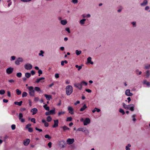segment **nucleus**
<instances>
[{"instance_id":"nucleus-24","label":"nucleus","mask_w":150,"mask_h":150,"mask_svg":"<svg viewBox=\"0 0 150 150\" xmlns=\"http://www.w3.org/2000/svg\"><path fill=\"white\" fill-rule=\"evenodd\" d=\"M86 21V19H83L79 21V23L81 25H83L85 23V22Z\"/></svg>"},{"instance_id":"nucleus-49","label":"nucleus","mask_w":150,"mask_h":150,"mask_svg":"<svg viewBox=\"0 0 150 150\" xmlns=\"http://www.w3.org/2000/svg\"><path fill=\"white\" fill-rule=\"evenodd\" d=\"M9 83H13L15 82V80L13 79H9L8 80Z\"/></svg>"},{"instance_id":"nucleus-29","label":"nucleus","mask_w":150,"mask_h":150,"mask_svg":"<svg viewBox=\"0 0 150 150\" xmlns=\"http://www.w3.org/2000/svg\"><path fill=\"white\" fill-rule=\"evenodd\" d=\"M64 131L67 130H69L70 129L66 126H64L62 127Z\"/></svg>"},{"instance_id":"nucleus-33","label":"nucleus","mask_w":150,"mask_h":150,"mask_svg":"<svg viewBox=\"0 0 150 150\" xmlns=\"http://www.w3.org/2000/svg\"><path fill=\"white\" fill-rule=\"evenodd\" d=\"M25 77L28 78H30L31 76V74L29 73H26L25 74Z\"/></svg>"},{"instance_id":"nucleus-3","label":"nucleus","mask_w":150,"mask_h":150,"mask_svg":"<svg viewBox=\"0 0 150 150\" xmlns=\"http://www.w3.org/2000/svg\"><path fill=\"white\" fill-rule=\"evenodd\" d=\"M25 68L27 70H30L32 68L33 66L30 64L27 63L24 66Z\"/></svg>"},{"instance_id":"nucleus-44","label":"nucleus","mask_w":150,"mask_h":150,"mask_svg":"<svg viewBox=\"0 0 150 150\" xmlns=\"http://www.w3.org/2000/svg\"><path fill=\"white\" fill-rule=\"evenodd\" d=\"M16 58V57L14 56H12L10 57V60L11 61H12L14 60Z\"/></svg>"},{"instance_id":"nucleus-39","label":"nucleus","mask_w":150,"mask_h":150,"mask_svg":"<svg viewBox=\"0 0 150 150\" xmlns=\"http://www.w3.org/2000/svg\"><path fill=\"white\" fill-rule=\"evenodd\" d=\"M16 92L17 94L18 95H20L21 94V91L19 90L18 89H16Z\"/></svg>"},{"instance_id":"nucleus-16","label":"nucleus","mask_w":150,"mask_h":150,"mask_svg":"<svg viewBox=\"0 0 150 150\" xmlns=\"http://www.w3.org/2000/svg\"><path fill=\"white\" fill-rule=\"evenodd\" d=\"M44 96L47 100H50L52 99V96L50 95H48L46 94H44Z\"/></svg>"},{"instance_id":"nucleus-25","label":"nucleus","mask_w":150,"mask_h":150,"mask_svg":"<svg viewBox=\"0 0 150 150\" xmlns=\"http://www.w3.org/2000/svg\"><path fill=\"white\" fill-rule=\"evenodd\" d=\"M146 76V78H148L150 76V71L149 70H147L145 72Z\"/></svg>"},{"instance_id":"nucleus-9","label":"nucleus","mask_w":150,"mask_h":150,"mask_svg":"<svg viewBox=\"0 0 150 150\" xmlns=\"http://www.w3.org/2000/svg\"><path fill=\"white\" fill-rule=\"evenodd\" d=\"M91 122L90 119L88 118H86L83 121V125H86L89 124Z\"/></svg>"},{"instance_id":"nucleus-10","label":"nucleus","mask_w":150,"mask_h":150,"mask_svg":"<svg viewBox=\"0 0 150 150\" xmlns=\"http://www.w3.org/2000/svg\"><path fill=\"white\" fill-rule=\"evenodd\" d=\"M74 142V139L73 138H69L67 140V142L68 144L70 145L72 144Z\"/></svg>"},{"instance_id":"nucleus-53","label":"nucleus","mask_w":150,"mask_h":150,"mask_svg":"<svg viewBox=\"0 0 150 150\" xmlns=\"http://www.w3.org/2000/svg\"><path fill=\"white\" fill-rule=\"evenodd\" d=\"M135 116L136 115L135 114L133 115L132 116V120L134 122H135L136 120V119L135 118Z\"/></svg>"},{"instance_id":"nucleus-17","label":"nucleus","mask_w":150,"mask_h":150,"mask_svg":"<svg viewBox=\"0 0 150 150\" xmlns=\"http://www.w3.org/2000/svg\"><path fill=\"white\" fill-rule=\"evenodd\" d=\"M91 59L92 58L91 57H89L87 59V62L88 63L93 64V62L91 61Z\"/></svg>"},{"instance_id":"nucleus-34","label":"nucleus","mask_w":150,"mask_h":150,"mask_svg":"<svg viewBox=\"0 0 150 150\" xmlns=\"http://www.w3.org/2000/svg\"><path fill=\"white\" fill-rule=\"evenodd\" d=\"M131 146V145L130 144H128L126 146L125 149L126 150H130V147Z\"/></svg>"},{"instance_id":"nucleus-37","label":"nucleus","mask_w":150,"mask_h":150,"mask_svg":"<svg viewBox=\"0 0 150 150\" xmlns=\"http://www.w3.org/2000/svg\"><path fill=\"white\" fill-rule=\"evenodd\" d=\"M65 113V112L64 111H59L58 113V116H59L62 115H63Z\"/></svg>"},{"instance_id":"nucleus-54","label":"nucleus","mask_w":150,"mask_h":150,"mask_svg":"<svg viewBox=\"0 0 150 150\" xmlns=\"http://www.w3.org/2000/svg\"><path fill=\"white\" fill-rule=\"evenodd\" d=\"M38 73L39 74L38 76H40V74H41L42 73V71L41 70H39L38 72Z\"/></svg>"},{"instance_id":"nucleus-50","label":"nucleus","mask_w":150,"mask_h":150,"mask_svg":"<svg viewBox=\"0 0 150 150\" xmlns=\"http://www.w3.org/2000/svg\"><path fill=\"white\" fill-rule=\"evenodd\" d=\"M75 67L76 68H78V70L79 71L82 68L81 66H79L77 65H76L75 66Z\"/></svg>"},{"instance_id":"nucleus-15","label":"nucleus","mask_w":150,"mask_h":150,"mask_svg":"<svg viewBox=\"0 0 150 150\" xmlns=\"http://www.w3.org/2000/svg\"><path fill=\"white\" fill-rule=\"evenodd\" d=\"M30 139H28L23 141V144L25 146H27L29 143Z\"/></svg>"},{"instance_id":"nucleus-48","label":"nucleus","mask_w":150,"mask_h":150,"mask_svg":"<svg viewBox=\"0 0 150 150\" xmlns=\"http://www.w3.org/2000/svg\"><path fill=\"white\" fill-rule=\"evenodd\" d=\"M22 74L21 72H18L16 74V76L18 78H20L21 77Z\"/></svg>"},{"instance_id":"nucleus-57","label":"nucleus","mask_w":150,"mask_h":150,"mask_svg":"<svg viewBox=\"0 0 150 150\" xmlns=\"http://www.w3.org/2000/svg\"><path fill=\"white\" fill-rule=\"evenodd\" d=\"M71 2L74 4H76L78 3V0H72Z\"/></svg>"},{"instance_id":"nucleus-28","label":"nucleus","mask_w":150,"mask_h":150,"mask_svg":"<svg viewBox=\"0 0 150 150\" xmlns=\"http://www.w3.org/2000/svg\"><path fill=\"white\" fill-rule=\"evenodd\" d=\"M87 108V107L85 104L84 105L83 107L80 109V111H83Z\"/></svg>"},{"instance_id":"nucleus-55","label":"nucleus","mask_w":150,"mask_h":150,"mask_svg":"<svg viewBox=\"0 0 150 150\" xmlns=\"http://www.w3.org/2000/svg\"><path fill=\"white\" fill-rule=\"evenodd\" d=\"M45 137L46 138H48L49 139H50L51 138V137L48 134H46L45 135Z\"/></svg>"},{"instance_id":"nucleus-46","label":"nucleus","mask_w":150,"mask_h":150,"mask_svg":"<svg viewBox=\"0 0 150 150\" xmlns=\"http://www.w3.org/2000/svg\"><path fill=\"white\" fill-rule=\"evenodd\" d=\"M52 119V118L50 116H48L47 117V120L48 122H50L51 121Z\"/></svg>"},{"instance_id":"nucleus-43","label":"nucleus","mask_w":150,"mask_h":150,"mask_svg":"<svg viewBox=\"0 0 150 150\" xmlns=\"http://www.w3.org/2000/svg\"><path fill=\"white\" fill-rule=\"evenodd\" d=\"M76 53L77 55H79L81 53V50L79 51L78 50H76Z\"/></svg>"},{"instance_id":"nucleus-23","label":"nucleus","mask_w":150,"mask_h":150,"mask_svg":"<svg viewBox=\"0 0 150 150\" xmlns=\"http://www.w3.org/2000/svg\"><path fill=\"white\" fill-rule=\"evenodd\" d=\"M80 85H81V88H82V86H83L85 85L86 86L87 85L88 83L87 82L84 81H82L80 83Z\"/></svg>"},{"instance_id":"nucleus-63","label":"nucleus","mask_w":150,"mask_h":150,"mask_svg":"<svg viewBox=\"0 0 150 150\" xmlns=\"http://www.w3.org/2000/svg\"><path fill=\"white\" fill-rule=\"evenodd\" d=\"M70 83V81L69 80H66L65 81V83L66 84H69Z\"/></svg>"},{"instance_id":"nucleus-4","label":"nucleus","mask_w":150,"mask_h":150,"mask_svg":"<svg viewBox=\"0 0 150 150\" xmlns=\"http://www.w3.org/2000/svg\"><path fill=\"white\" fill-rule=\"evenodd\" d=\"M23 62V59L21 57H19L15 61V63L16 65H19L20 62Z\"/></svg>"},{"instance_id":"nucleus-32","label":"nucleus","mask_w":150,"mask_h":150,"mask_svg":"<svg viewBox=\"0 0 150 150\" xmlns=\"http://www.w3.org/2000/svg\"><path fill=\"white\" fill-rule=\"evenodd\" d=\"M144 69H150V64H147L144 65Z\"/></svg>"},{"instance_id":"nucleus-61","label":"nucleus","mask_w":150,"mask_h":150,"mask_svg":"<svg viewBox=\"0 0 150 150\" xmlns=\"http://www.w3.org/2000/svg\"><path fill=\"white\" fill-rule=\"evenodd\" d=\"M84 132H85V134H88L89 133V131L87 129H85V131Z\"/></svg>"},{"instance_id":"nucleus-18","label":"nucleus","mask_w":150,"mask_h":150,"mask_svg":"<svg viewBox=\"0 0 150 150\" xmlns=\"http://www.w3.org/2000/svg\"><path fill=\"white\" fill-rule=\"evenodd\" d=\"M148 4V1L147 0H144L143 2L140 4L141 6H144Z\"/></svg>"},{"instance_id":"nucleus-35","label":"nucleus","mask_w":150,"mask_h":150,"mask_svg":"<svg viewBox=\"0 0 150 150\" xmlns=\"http://www.w3.org/2000/svg\"><path fill=\"white\" fill-rule=\"evenodd\" d=\"M100 110V109H98L96 108H95V109L92 110V112L94 113L96 111H97L98 112H99Z\"/></svg>"},{"instance_id":"nucleus-13","label":"nucleus","mask_w":150,"mask_h":150,"mask_svg":"<svg viewBox=\"0 0 150 150\" xmlns=\"http://www.w3.org/2000/svg\"><path fill=\"white\" fill-rule=\"evenodd\" d=\"M68 109L69 111V112L71 114L73 115L74 114V109L71 106H68Z\"/></svg>"},{"instance_id":"nucleus-41","label":"nucleus","mask_w":150,"mask_h":150,"mask_svg":"<svg viewBox=\"0 0 150 150\" xmlns=\"http://www.w3.org/2000/svg\"><path fill=\"white\" fill-rule=\"evenodd\" d=\"M136 72L137 75H141L142 73V72L141 71H139L138 69H137L136 70Z\"/></svg>"},{"instance_id":"nucleus-20","label":"nucleus","mask_w":150,"mask_h":150,"mask_svg":"<svg viewBox=\"0 0 150 150\" xmlns=\"http://www.w3.org/2000/svg\"><path fill=\"white\" fill-rule=\"evenodd\" d=\"M38 111V110L37 108H34L31 110V112H33L32 115H34L36 114Z\"/></svg>"},{"instance_id":"nucleus-8","label":"nucleus","mask_w":150,"mask_h":150,"mask_svg":"<svg viewBox=\"0 0 150 150\" xmlns=\"http://www.w3.org/2000/svg\"><path fill=\"white\" fill-rule=\"evenodd\" d=\"M125 94L127 96H133V93L131 92L130 90L129 89H127L125 91Z\"/></svg>"},{"instance_id":"nucleus-45","label":"nucleus","mask_w":150,"mask_h":150,"mask_svg":"<svg viewBox=\"0 0 150 150\" xmlns=\"http://www.w3.org/2000/svg\"><path fill=\"white\" fill-rule=\"evenodd\" d=\"M28 95L27 93L25 92H23L22 94V97L24 98L26 97Z\"/></svg>"},{"instance_id":"nucleus-38","label":"nucleus","mask_w":150,"mask_h":150,"mask_svg":"<svg viewBox=\"0 0 150 150\" xmlns=\"http://www.w3.org/2000/svg\"><path fill=\"white\" fill-rule=\"evenodd\" d=\"M44 108L47 110L49 111L50 110V108L47 106V105L45 104L43 106Z\"/></svg>"},{"instance_id":"nucleus-22","label":"nucleus","mask_w":150,"mask_h":150,"mask_svg":"<svg viewBox=\"0 0 150 150\" xmlns=\"http://www.w3.org/2000/svg\"><path fill=\"white\" fill-rule=\"evenodd\" d=\"M60 23L62 25H65L67 23V21L66 19L61 20Z\"/></svg>"},{"instance_id":"nucleus-42","label":"nucleus","mask_w":150,"mask_h":150,"mask_svg":"<svg viewBox=\"0 0 150 150\" xmlns=\"http://www.w3.org/2000/svg\"><path fill=\"white\" fill-rule=\"evenodd\" d=\"M85 129H84L83 128L80 127L78 129H77V131H81L83 132H84L85 131Z\"/></svg>"},{"instance_id":"nucleus-12","label":"nucleus","mask_w":150,"mask_h":150,"mask_svg":"<svg viewBox=\"0 0 150 150\" xmlns=\"http://www.w3.org/2000/svg\"><path fill=\"white\" fill-rule=\"evenodd\" d=\"M74 86L79 89L81 90L82 89L80 83H75L74 84Z\"/></svg>"},{"instance_id":"nucleus-7","label":"nucleus","mask_w":150,"mask_h":150,"mask_svg":"<svg viewBox=\"0 0 150 150\" xmlns=\"http://www.w3.org/2000/svg\"><path fill=\"white\" fill-rule=\"evenodd\" d=\"M134 105L133 104H131L127 105V110H129L131 111H133L134 109Z\"/></svg>"},{"instance_id":"nucleus-6","label":"nucleus","mask_w":150,"mask_h":150,"mask_svg":"<svg viewBox=\"0 0 150 150\" xmlns=\"http://www.w3.org/2000/svg\"><path fill=\"white\" fill-rule=\"evenodd\" d=\"M59 144L60 147L64 148L66 145V144L64 141L62 140L59 142Z\"/></svg>"},{"instance_id":"nucleus-60","label":"nucleus","mask_w":150,"mask_h":150,"mask_svg":"<svg viewBox=\"0 0 150 150\" xmlns=\"http://www.w3.org/2000/svg\"><path fill=\"white\" fill-rule=\"evenodd\" d=\"M28 131L30 132H31L33 131V129L31 127L29 128L28 129Z\"/></svg>"},{"instance_id":"nucleus-40","label":"nucleus","mask_w":150,"mask_h":150,"mask_svg":"<svg viewBox=\"0 0 150 150\" xmlns=\"http://www.w3.org/2000/svg\"><path fill=\"white\" fill-rule=\"evenodd\" d=\"M119 112L121 113H122V115H124L125 114V112L124 110L122 108H120L119 109Z\"/></svg>"},{"instance_id":"nucleus-11","label":"nucleus","mask_w":150,"mask_h":150,"mask_svg":"<svg viewBox=\"0 0 150 150\" xmlns=\"http://www.w3.org/2000/svg\"><path fill=\"white\" fill-rule=\"evenodd\" d=\"M23 115L21 113H19L18 115L19 119L21 122H23L25 121V119L23 118Z\"/></svg>"},{"instance_id":"nucleus-58","label":"nucleus","mask_w":150,"mask_h":150,"mask_svg":"<svg viewBox=\"0 0 150 150\" xmlns=\"http://www.w3.org/2000/svg\"><path fill=\"white\" fill-rule=\"evenodd\" d=\"M31 122H33L34 123H35V118H33L31 119Z\"/></svg>"},{"instance_id":"nucleus-27","label":"nucleus","mask_w":150,"mask_h":150,"mask_svg":"<svg viewBox=\"0 0 150 150\" xmlns=\"http://www.w3.org/2000/svg\"><path fill=\"white\" fill-rule=\"evenodd\" d=\"M44 53L45 52L43 51L40 50V53H39L38 54V55L39 56L43 57L44 56L43 54H44Z\"/></svg>"},{"instance_id":"nucleus-5","label":"nucleus","mask_w":150,"mask_h":150,"mask_svg":"<svg viewBox=\"0 0 150 150\" xmlns=\"http://www.w3.org/2000/svg\"><path fill=\"white\" fill-rule=\"evenodd\" d=\"M13 70L14 68H13L10 67L6 69V72L8 74H10L12 73Z\"/></svg>"},{"instance_id":"nucleus-47","label":"nucleus","mask_w":150,"mask_h":150,"mask_svg":"<svg viewBox=\"0 0 150 150\" xmlns=\"http://www.w3.org/2000/svg\"><path fill=\"white\" fill-rule=\"evenodd\" d=\"M122 105L123 108L127 110L128 109L127 108V105H126L124 103H122Z\"/></svg>"},{"instance_id":"nucleus-62","label":"nucleus","mask_w":150,"mask_h":150,"mask_svg":"<svg viewBox=\"0 0 150 150\" xmlns=\"http://www.w3.org/2000/svg\"><path fill=\"white\" fill-rule=\"evenodd\" d=\"M65 30L67 31L69 33H70V32L69 28H65Z\"/></svg>"},{"instance_id":"nucleus-14","label":"nucleus","mask_w":150,"mask_h":150,"mask_svg":"<svg viewBox=\"0 0 150 150\" xmlns=\"http://www.w3.org/2000/svg\"><path fill=\"white\" fill-rule=\"evenodd\" d=\"M54 125L52 126V127L54 128L57 127L58 126L59 121L58 120H54Z\"/></svg>"},{"instance_id":"nucleus-64","label":"nucleus","mask_w":150,"mask_h":150,"mask_svg":"<svg viewBox=\"0 0 150 150\" xmlns=\"http://www.w3.org/2000/svg\"><path fill=\"white\" fill-rule=\"evenodd\" d=\"M150 9V7L149 6H146L145 8V9L146 11H148Z\"/></svg>"},{"instance_id":"nucleus-51","label":"nucleus","mask_w":150,"mask_h":150,"mask_svg":"<svg viewBox=\"0 0 150 150\" xmlns=\"http://www.w3.org/2000/svg\"><path fill=\"white\" fill-rule=\"evenodd\" d=\"M5 93V91L4 90H0V94L1 95H3Z\"/></svg>"},{"instance_id":"nucleus-59","label":"nucleus","mask_w":150,"mask_h":150,"mask_svg":"<svg viewBox=\"0 0 150 150\" xmlns=\"http://www.w3.org/2000/svg\"><path fill=\"white\" fill-rule=\"evenodd\" d=\"M11 127L12 130H14L16 128V125H12L11 126Z\"/></svg>"},{"instance_id":"nucleus-19","label":"nucleus","mask_w":150,"mask_h":150,"mask_svg":"<svg viewBox=\"0 0 150 150\" xmlns=\"http://www.w3.org/2000/svg\"><path fill=\"white\" fill-rule=\"evenodd\" d=\"M143 83L146 85L148 87H150V83L147 81L146 80H144L143 81Z\"/></svg>"},{"instance_id":"nucleus-2","label":"nucleus","mask_w":150,"mask_h":150,"mask_svg":"<svg viewBox=\"0 0 150 150\" xmlns=\"http://www.w3.org/2000/svg\"><path fill=\"white\" fill-rule=\"evenodd\" d=\"M29 91V93L31 96H34L35 95V91L34 88L32 86H29L27 87Z\"/></svg>"},{"instance_id":"nucleus-21","label":"nucleus","mask_w":150,"mask_h":150,"mask_svg":"<svg viewBox=\"0 0 150 150\" xmlns=\"http://www.w3.org/2000/svg\"><path fill=\"white\" fill-rule=\"evenodd\" d=\"M42 122L44 123V126L45 127H48L49 126L48 123L46 122L45 120L42 119Z\"/></svg>"},{"instance_id":"nucleus-30","label":"nucleus","mask_w":150,"mask_h":150,"mask_svg":"<svg viewBox=\"0 0 150 150\" xmlns=\"http://www.w3.org/2000/svg\"><path fill=\"white\" fill-rule=\"evenodd\" d=\"M22 101L19 102L16 101L14 103L15 105H17L19 106H21L22 105Z\"/></svg>"},{"instance_id":"nucleus-36","label":"nucleus","mask_w":150,"mask_h":150,"mask_svg":"<svg viewBox=\"0 0 150 150\" xmlns=\"http://www.w3.org/2000/svg\"><path fill=\"white\" fill-rule=\"evenodd\" d=\"M50 115H54L55 114V109L54 108L53 109L51 110L50 111Z\"/></svg>"},{"instance_id":"nucleus-52","label":"nucleus","mask_w":150,"mask_h":150,"mask_svg":"<svg viewBox=\"0 0 150 150\" xmlns=\"http://www.w3.org/2000/svg\"><path fill=\"white\" fill-rule=\"evenodd\" d=\"M72 117H69L67 118V121H72Z\"/></svg>"},{"instance_id":"nucleus-26","label":"nucleus","mask_w":150,"mask_h":150,"mask_svg":"<svg viewBox=\"0 0 150 150\" xmlns=\"http://www.w3.org/2000/svg\"><path fill=\"white\" fill-rule=\"evenodd\" d=\"M45 79V78L43 77H41L40 78L37 79L35 81V82L38 83L40 82L41 80H44Z\"/></svg>"},{"instance_id":"nucleus-31","label":"nucleus","mask_w":150,"mask_h":150,"mask_svg":"<svg viewBox=\"0 0 150 150\" xmlns=\"http://www.w3.org/2000/svg\"><path fill=\"white\" fill-rule=\"evenodd\" d=\"M34 90L36 91L39 92V91L41 92V90L40 88L38 87H35L34 88Z\"/></svg>"},{"instance_id":"nucleus-1","label":"nucleus","mask_w":150,"mask_h":150,"mask_svg":"<svg viewBox=\"0 0 150 150\" xmlns=\"http://www.w3.org/2000/svg\"><path fill=\"white\" fill-rule=\"evenodd\" d=\"M66 94L67 96L70 95L72 92L73 88L71 85H68L66 86L65 88Z\"/></svg>"},{"instance_id":"nucleus-56","label":"nucleus","mask_w":150,"mask_h":150,"mask_svg":"<svg viewBox=\"0 0 150 150\" xmlns=\"http://www.w3.org/2000/svg\"><path fill=\"white\" fill-rule=\"evenodd\" d=\"M31 126V125L30 124H28L26 125L25 128H26L28 129V128H30L29 127Z\"/></svg>"}]
</instances>
